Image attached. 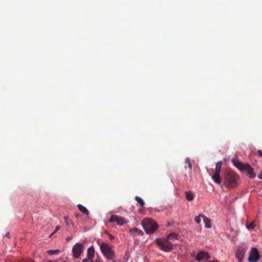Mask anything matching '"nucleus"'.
Segmentation results:
<instances>
[{
    "label": "nucleus",
    "mask_w": 262,
    "mask_h": 262,
    "mask_svg": "<svg viewBox=\"0 0 262 262\" xmlns=\"http://www.w3.org/2000/svg\"><path fill=\"white\" fill-rule=\"evenodd\" d=\"M238 176L233 171L227 172L224 177V183L226 187H235L238 184Z\"/></svg>",
    "instance_id": "1"
},
{
    "label": "nucleus",
    "mask_w": 262,
    "mask_h": 262,
    "mask_svg": "<svg viewBox=\"0 0 262 262\" xmlns=\"http://www.w3.org/2000/svg\"><path fill=\"white\" fill-rule=\"evenodd\" d=\"M142 225L145 232L148 234L154 233L158 228V224L149 218L143 219L142 221Z\"/></svg>",
    "instance_id": "2"
},
{
    "label": "nucleus",
    "mask_w": 262,
    "mask_h": 262,
    "mask_svg": "<svg viewBox=\"0 0 262 262\" xmlns=\"http://www.w3.org/2000/svg\"><path fill=\"white\" fill-rule=\"evenodd\" d=\"M156 243L162 251L169 252L173 249V245L168 239L158 238L155 240Z\"/></svg>",
    "instance_id": "3"
},
{
    "label": "nucleus",
    "mask_w": 262,
    "mask_h": 262,
    "mask_svg": "<svg viewBox=\"0 0 262 262\" xmlns=\"http://www.w3.org/2000/svg\"><path fill=\"white\" fill-rule=\"evenodd\" d=\"M100 249L102 253L107 259L112 260L113 259L115 253L108 244L102 243L100 245Z\"/></svg>",
    "instance_id": "4"
},
{
    "label": "nucleus",
    "mask_w": 262,
    "mask_h": 262,
    "mask_svg": "<svg viewBox=\"0 0 262 262\" xmlns=\"http://www.w3.org/2000/svg\"><path fill=\"white\" fill-rule=\"evenodd\" d=\"M192 257H194V260L199 262H204L210 258L209 253L205 251H200L196 255L193 252L191 253Z\"/></svg>",
    "instance_id": "5"
},
{
    "label": "nucleus",
    "mask_w": 262,
    "mask_h": 262,
    "mask_svg": "<svg viewBox=\"0 0 262 262\" xmlns=\"http://www.w3.org/2000/svg\"><path fill=\"white\" fill-rule=\"evenodd\" d=\"M222 166V162H218L215 166V171L214 173L211 175V178L214 182L217 184H220L221 183V179L220 177V173Z\"/></svg>",
    "instance_id": "6"
},
{
    "label": "nucleus",
    "mask_w": 262,
    "mask_h": 262,
    "mask_svg": "<svg viewBox=\"0 0 262 262\" xmlns=\"http://www.w3.org/2000/svg\"><path fill=\"white\" fill-rule=\"evenodd\" d=\"M84 249V245L81 243H76L73 247L72 253L73 256L76 258H79Z\"/></svg>",
    "instance_id": "7"
},
{
    "label": "nucleus",
    "mask_w": 262,
    "mask_h": 262,
    "mask_svg": "<svg viewBox=\"0 0 262 262\" xmlns=\"http://www.w3.org/2000/svg\"><path fill=\"white\" fill-rule=\"evenodd\" d=\"M109 223L116 222L117 225L122 226L124 224L127 223V221L122 216H118L115 214H113L111 216L108 220Z\"/></svg>",
    "instance_id": "8"
},
{
    "label": "nucleus",
    "mask_w": 262,
    "mask_h": 262,
    "mask_svg": "<svg viewBox=\"0 0 262 262\" xmlns=\"http://www.w3.org/2000/svg\"><path fill=\"white\" fill-rule=\"evenodd\" d=\"M260 258L259 252L256 248L251 249L248 258L249 262H257Z\"/></svg>",
    "instance_id": "9"
},
{
    "label": "nucleus",
    "mask_w": 262,
    "mask_h": 262,
    "mask_svg": "<svg viewBox=\"0 0 262 262\" xmlns=\"http://www.w3.org/2000/svg\"><path fill=\"white\" fill-rule=\"evenodd\" d=\"M245 252L246 249L244 246H239L237 247L235 255L239 262H241L244 259Z\"/></svg>",
    "instance_id": "10"
},
{
    "label": "nucleus",
    "mask_w": 262,
    "mask_h": 262,
    "mask_svg": "<svg viewBox=\"0 0 262 262\" xmlns=\"http://www.w3.org/2000/svg\"><path fill=\"white\" fill-rule=\"evenodd\" d=\"M232 163L238 169L242 170V168H243L245 164L236 159H233Z\"/></svg>",
    "instance_id": "11"
},
{
    "label": "nucleus",
    "mask_w": 262,
    "mask_h": 262,
    "mask_svg": "<svg viewBox=\"0 0 262 262\" xmlns=\"http://www.w3.org/2000/svg\"><path fill=\"white\" fill-rule=\"evenodd\" d=\"M202 218L205 223V227L208 229L210 228L211 227L210 220L207 217H206L205 215H202Z\"/></svg>",
    "instance_id": "12"
},
{
    "label": "nucleus",
    "mask_w": 262,
    "mask_h": 262,
    "mask_svg": "<svg viewBox=\"0 0 262 262\" xmlns=\"http://www.w3.org/2000/svg\"><path fill=\"white\" fill-rule=\"evenodd\" d=\"M77 207L79 209V210L82 212L83 214L88 215L89 214V210L83 205L81 204H78L77 205Z\"/></svg>",
    "instance_id": "13"
},
{
    "label": "nucleus",
    "mask_w": 262,
    "mask_h": 262,
    "mask_svg": "<svg viewBox=\"0 0 262 262\" xmlns=\"http://www.w3.org/2000/svg\"><path fill=\"white\" fill-rule=\"evenodd\" d=\"M179 235L175 233V232H172V233H169L166 237V238L168 239V240H172V239H178V238H179Z\"/></svg>",
    "instance_id": "14"
},
{
    "label": "nucleus",
    "mask_w": 262,
    "mask_h": 262,
    "mask_svg": "<svg viewBox=\"0 0 262 262\" xmlns=\"http://www.w3.org/2000/svg\"><path fill=\"white\" fill-rule=\"evenodd\" d=\"M94 249L93 247H91L88 249L87 256L89 258L93 259L94 256Z\"/></svg>",
    "instance_id": "15"
},
{
    "label": "nucleus",
    "mask_w": 262,
    "mask_h": 262,
    "mask_svg": "<svg viewBox=\"0 0 262 262\" xmlns=\"http://www.w3.org/2000/svg\"><path fill=\"white\" fill-rule=\"evenodd\" d=\"M248 167V170L247 171L248 174L249 175L250 178H254L256 177L255 173L253 171V169L251 167V166H247Z\"/></svg>",
    "instance_id": "16"
},
{
    "label": "nucleus",
    "mask_w": 262,
    "mask_h": 262,
    "mask_svg": "<svg viewBox=\"0 0 262 262\" xmlns=\"http://www.w3.org/2000/svg\"><path fill=\"white\" fill-rule=\"evenodd\" d=\"M248 167V170L247 171L248 174L249 175L250 178H254L256 177L255 173L253 171V169L251 167V166H247Z\"/></svg>",
    "instance_id": "17"
},
{
    "label": "nucleus",
    "mask_w": 262,
    "mask_h": 262,
    "mask_svg": "<svg viewBox=\"0 0 262 262\" xmlns=\"http://www.w3.org/2000/svg\"><path fill=\"white\" fill-rule=\"evenodd\" d=\"M186 199L189 201L193 200L194 199L193 193L190 191H187L186 192Z\"/></svg>",
    "instance_id": "18"
},
{
    "label": "nucleus",
    "mask_w": 262,
    "mask_h": 262,
    "mask_svg": "<svg viewBox=\"0 0 262 262\" xmlns=\"http://www.w3.org/2000/svg\"><path fill=\"white\" fill-rule=\"evenodd\" d=\"M256 226L255 222L254 221L250 224H246V227L249 230H252Z\"/></svg>",
    "instance_id": "19"
},
{
    "label": "nucleus",
    "mask_w": 262,
    "mask_h": 262,
    "mask_svg": "<svg viewBox=\"0 0 262 262\" xmlns=\"http://www.w3.org/2000/svg\"><path fill=\"white\" fill-rule=\"evenodd\" d=\"M135 199L138 203L141 206H143L145 205L144 201L140 197L136 196Z\"/></svg>",
    "instance_id": "20"
},
{
    "label": "nucleus",
    "mask_w": 262,
    "mask_h": 262,
    "mask_svg": "<svg viewBox=\"0 0 262 262\" xmlns=\"http://www.w3.org/2000/svg\"><path fill=\"white\" fill-rule=\"evenodd\" d=\"M130 232L133 234H140L142 231L136 228H134L130 230Z\"/></svg>",
    "instance_id": "21"
},
{
    "label": "nucleus",
    "mask_w": 262,
    "mask_h": 262,
    "mask_svg": "<svg viewBox=\"0 0 262 262\" xmlns=\"http://www.w3.org/2000/svg\"><path fill=\"white\" fill-rule=\"evenodd\" d=\"M47 252L50 254V255H53V254H58L60 252V250H48L47 251Z\"/></svg>",
    "instance_id": "22"
},
{
    "label": "nucleus",
    "mask_w": 262,
    "mask_h": 262,
    "mask_svg": "<svg viewBox=\"0 0 262 262\" xmlns=\"http://www.w3.org/2000/svg\"><path fill=\"white\" fill-rule=\"evenodd\" d=\"M64 222H65L67 226H70V225H73L72 221L69 219L68 216H64Z\"/></svg>",
    "instance_id": "23"
},
{
    "label": "nucleus",
    "mask_w": 262,
    "mask_h": 262,
    "mask_svg": "<svg viewBox=\"0 0 262 262\" xmlns=\"http://www.w3.org/2000/svg\"><path fill=\"white\" fill-rule=\"evenodd\" d=\"M185 162L186 164H187L188 167H189L190 170H191L192 169V164L191 163L190 159L188 158H186L185 160Z\"/></svg>",
    "instance_id": "24"
},
{
    "label": "nucleus",
    "mask_w": 262,
    "mask_h": 262,
    "mask_svg": "<svg viewBox=\"0 0 262 262\" xmlns=\"http://www.w3.org/2000/svg\"><path fill=\"white\" fill-rule=\"evenodd\" d=\"M202 215H204V214H199V215L196 216L195 217V222L198 223V224H199L200 222H201V217H202Z\"/></svg>",
    "instance_id": "25"
},
{
    "label": "nucleus",
    "mask_w": 262,
    "mask_h": 262,
    "mask_svg": "<svg viewBox=\"0 0 262 262\" xmlns=\"http://www.w3.org/2000/svg\"><path fill=\"white\" fill-rule=\"evenodd\" d=\"M82 262H94L93 259L88 257L87 258H83Z\"/></svg>",
    "instance_id": "26"
},
{
    "label": "nucleus",
    "mask_w": 262,
    "mask_h": 262,
    "mask_svg": "<svg viewBox=\"0 0 262 262\" xmlns=\"http://www.w3.org/2000/svg\"><path fill=\"white\" fill-rule=\"evenodd\" d=\"M105 234L107 235L108 236V237L110 238L111 239H114V236L113 235H112L111 234H110L108 231H105L104 232Z\"/></svg>",
    "instance_id": "27"
},
{
    "label": "nucleus",
    "mask_w": 262,
    "mask_h": 262,
    "mask_svg": "<svg viewBox=\"0 0 262 262\" xmlns=\"http://www.w3.org/2000/svg\"><path fill=\"white\" fill-rule=\"evenodd\" d=\"M247 166H250L249 164H244V166L243 167V168H242V171H243V170H245V171H248V167Z\"/></svg>",
    "instance_id": "28"
},
{
    "label": "nucleus",
    "mask_w": 262,
    "mask_h": 262,
    "mask_svg": "<svg viewBox=\"0 0 262 262\" xmlns=\"http://www.w3.org/2000/svg\"><path fill=\"white\" fill-rule=\"evenodd\" d=\"M18 262H34L32 259H22Z\"/></svg>",
    "instance_id": "29"
},
{
    "label": "nucleus",
    "mask_w": 262,
    "mask_h": 262,
    "mask_svg": "<svg viewBox=\"0 0 262 262\" xmlns=\"http://www.w3.org/2000/svg\"><path fill=\"white\" fill-rule=\"evenodd\" d=\"M257 152L259 156L262 157V151L261 150H258Z\"/></svg>",
    "instance_id": "30"
},
{
    "label": "nucleus",
    "mask_w": 262,
    "mask_h": 262,
    "mask_svg": "<svg viewBox=\"0 0 262 262\" xmlns=\"http://www.w3.org/2000/svg\"><path fill=\"white\" fill-rule=\"evenodd\" d=\"M59 229V227L57 226L55 229V230L54 231V232L53 233H54V232H55L56 231H57L58 229Z\"/></svg>",
    "instance_id": "31"
},
{
    "label": "nucleus",
    "mask_w": 262,
    "mask_h": 262,
    "mask_svg": "<svg viewBox=\"0 0 262 262\" xmlns=\"http://www.w3.org/2000/svg\"><path fill=\"white\" fill-rule=\"evenodd\" d=\"M258 178L260 179H262V174L259 175L258 176Z\"/></svg>",
    "instance_id": "32"
},
{
    "label": "nucleus",
    "mask_w": 262,
    "mask_h": 262,
    "mask_svg": "<svg viewBox=\"0 0 262 262\" xmlns=\"http://www.w3.org/2000/svg\"><path fill=\"white\" fill-rule=\"evenodd\" d=\"M71 238L70 237H68L67 239V241H69L70 240H71Z\"/></svg>",
    "instance_id": "33"
},
{
    "label": "nucleus",
    "mask_w": 262,
    "mask_h": 262,
    "mask_svg": "<svg viewBox=\"0 0 262 262\" xmlns=\"http://www.w3.org/2000/svg\"><path fill=\"white\" fill-rule=\"evenodd\" d=\"M9 233H7L6 235V236L9 237Z\"/></svg>",
    "instance_id": "34"
},
{
    "label": "nucleus",
    "mask_w": 262,
    "mask_h": 262,
    "mask_svg": "<svg viewBox=\"0 0 262 262\" xmlns=\"http://www.w3.org/2000/svg\"><path fill=\"white\" fill-rule=\"evenodd\" d=\"M79 215V214H76L75 215V216H76V217H78Z\"/></svg>",
    "instance_id": "35"
},
{
    "label": "nucleus",
    "mask_w": 262,
    "mask_h": 262,
    "mask_svg": "<svg viewBox=\"0 0 262 262\" xmlns=\"http://www.w3.org/2000/svg\"><path fill=\"white\" fill-rule=\"evenodd\" d=\"M208 262H216V261H209Z\"/></svg>",
    "instance_id": "36"
}]
</instances>
